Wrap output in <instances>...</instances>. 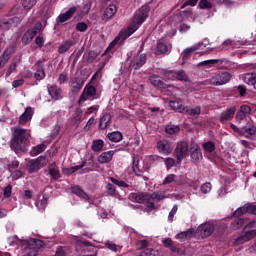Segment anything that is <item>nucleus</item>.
<instances>
[{
    "instance_id": "obj_14",
    "label": "nucleus",
    "mask_w": 256,
    "mask_h": 256,
    "mask_svg": "<svg viewBox=\"0 0 256 256\" xmlns=\"http://www.w3.org/2000/svg\"><path fill=\"white\" fill-rule=\"evenodd\" d=\"M157 149L160 153H164L165 155H169L173 151V148L171 147V142L167 139L158 141Z\"/></svg>"
},
{
    "instance_id": "obj_18",
    "label": "nucleus",
    "mask_w": 256,
    "mask_h": 256,
    "mask_svg": "<svg viewBox=\"0 0 256 256\" xmlns=\"http://www.w3.org/2000/svg\"><path fill=\"white\" fill-rule=\"evenodd\" d=\"M36 72L34 73V78L36 79V81H43V79H45L46 74H45V68L43 67V64L41 62V60H38L36 62Z\"/></svg>"
},
{
    "instance_id": "obj_35",
    "label": "nucleus",
    "mask_w": 256,
    "mask_h": 256,
    "mask_svg": "<svg viewBox=\"0 0 256 256\" xmlns=\"http://www.w3.org/2000/svg\"><path fill=\"white\" fill-rule=\"evenodd\" d=\"M167 197H169V195L165 192H153L150 195V199H152V201H156V203L163 201V199H167Z\"/></svg>"
},
{
    "instance_id": "obj_58",
    "label": "nucleus",
    "mask_w": 256,
    "mask_h": 256,
    "mask_svg": "<svg viewBox=\"0 0 256 256\" xmlns=\"http://www.w3.org/2000/svg\"><path fill=\"white\" fill-rule=\"evenodd\" d=\"M239 110L242 111L247 117H249V115H251V106H249L247 104L241 105Z\"/></svg>"
},
{
    "instance_id": "obj_2",
    "label": "nucleus",
    "mask_w": 256,
    "mask_h": 256,
    "mask_svg": "<svg viewBox=\"0 0 256 256\" xmlns=\"http://www.w3.org/2000/svg\"><path fill=\"white\" fill-rule=\"evenodd\" d=\"M147 17H149V6H142L134 15L131 24L124 30L126 32V37H131V35L145 23Z\"/></svg>"
},
{
    "instance_id": "obj_48",
    "label": "nucleus",
    "mask_w": 256,
    "mask_h": 256,
    "mask_svg": "<svg viewBox=\"0 0 256 256\" xmlns=\"http://www.w3.org/2000/svg\"><path fill=\"white\" fill-rule=\"evenodd\" d=\"M203 149L206 151V153H213V151L216 149L215 143L208 141L203 144Z\"/></svg>"
},
{
    "instance_id": "obj_21",
    "label": "nucleus",
    "mask_w": 256,
    "mask_h": 256,
    "mask_svg": "<svg viewBox=\"0 0 256 256\" xmlns=\"http://www.w3.org/2000/svg\"><path fill=\"white\" fill-rule=\"evenodd\" d=\"M76 11H77V7L73 6L69 8V10L66 11L65 13L60 14L58 16V23H65V21H69V19H71V17L75 15Z\"/></svg>"
},
{
    "instance_id": "obj_53",
    "label": "nucleus",
    "mask_w": 256,
    "mask_h": 256,
    "mask_svg": "<svg viewBox=\"0 0 256 256\" xmlns=\"http://www.w3.org/2000/svg\"><path fill=\"white\" fill-rule=\"evenodd\" d=\"M219 63V60L217 59H211V60H205L200 62L201 67H213V65H217Z\"/></svg>"
},
{
    "instance_id": "obj_23",
    "label": "nucleus",
    "mask_w": 256,
    "mask_h": 256,
    "mask_svg": "<svg viewBox=\"0 0 256 256\" xmlns=\"http://www.w3.org/2000/svg\"><path fill=\"white\" fill-rule=\"evenodd\" d=\"M242 132L247 139H253V137H255L256 127L255 125L249 123L246 126L242 127Z\"/></svg>"
},
{
    "instance_id": "obj_54",
    "label": "nucleus",
    "mask_w": 256,
    "mask_h": 256,
    "mask_svg": "<svg viewBox=\"0 0 256 256\" xmlns=\"http://www.w3.org/2000/svg\"><path fill=\"white\" fill-rule=\"evenodd\" d=\"M164 76L170 81H176L177 72L173 70L165 71Z\"/></svg>"
},
{
    "instance_id": "obj_39",
    "label": "nucleus",
    "mask_w": 256,
    "mask_h": 256,
    "mask_svg": "<svg viewBox=\"0 0 256 256\" xmlns=\"http://www.w3.org/2000/svg\"><path fill=\"white\" fill-rule=\"evenodd\" d=\"M84 93L88 95V97H92L93 99H97V88L93 85H86L84 88Z\"/></svg>"
},
{
    "instance_id": "obj_15",
    "label": "nucleus",
    "mask_w": 256,
    "mask_h": 256,
    "mask_svg": "<svg viewBox=\"0 0 256 256\" xmlns=\"http://www.w3.org/2000/svg\"><path fill=\"white\" fill-rule=\"evenodd\" d=\"M48 93L54 101H60V99H63V96L61 95L62 90L61 87L57 85H48L47 86Z\"/></svg>"
},
{
    "instance_id": "obj_55",
    "label": "nucleus",
    "mask_w": 256,
    "mask_h": 256,
    "mask_svg": "<svg viewBox=\"0 0 256 256\" xmlns=\"http://www.w3.org/2000/svg\"><path fill=\"white\" fill-rule=\"evenodd\" d=\"M235 89L237 93H239L240 97H245V95H247V87H245V85H238Z\"/></svg>"
},
{
    "instance_id": "obj_45",
    "label": "nucleus",
    "mask_w": 256,
    "mask_h": 256,
    "mask_svg": "<svg viewBox=\"0 0 256 256\" xmlns=\"http://www.w3.org/2000/svg\"><path fill=\"white\" fill-rule=\"evenodd\" d=\"M35 206L39 211H43L47 207V197L43 196V198L37 202H35Z\"/></svg>"
},
{
    "instance_id": "obj_10",
    "label": "nucleus",
    "mask_w": 256,
    "mask_h": 256,
    "mask_svg": "<svg viewBox=\"0 0 256 256\" xmlns=\"http://www.w3.org/2000/svg\"><path fill=\"white\" fill-rule=\"evenodd\" d=\"M198 231L202 239H207V237H211L213 235V231H215V225L206 222L198 227Z\"/></svg>"
},
{
    "instance_id": "obj_38",
    "label": "nucleus",
    "mask_w": 256,
    "mask_h": 256,
    "mask_svg": "<svg viewBox=\"0 0 256 256\" xmlns=\"http://www.w3.org/2000/svg\"><path fill=\"white\" fill-rule=\"evenodd\" d=\"M72 45H73V40L64 41L63 44L59 46L58 53H60L61 55H63V53H67V51L71 49Z\"/></svg>"
},
{
    "instance_id": "obj_1",
    "label": "nucleus",
    "mask_w": 256,
    "mask_h": 256,
    "mask_svg": "<svg viewBox=\"0 0 256 256\" xmlns=\"http://www.w3.org/2000/svg\"><path fill=\"white\" fill-rule=\"evenodd\" d=\"M29 131L23 128L14 129L13 136L11 139L10 147L16 154L23 153L27 147V141H29Z\"/></svg>"
},
{
    "instance_id": "obj_52",
    "label": "nucleus",
    "mask_w": 256,
    "mask_h": 256,
    "mask_svg": "<svg viewBox=\"0 0 256 256\" xmlns=\"http://www.w3.org/2000/svg\"><path fill=\"white\" fill-rule=\"evenodd\" d=\"M87 29H89V25H87L85 22H78L76 24V31H79L80 33H85Z\"/></svg>"
},
{
    "instance_id": "obj_29",
    "label": "nucleus",
    "mask_w": 256,
    "mask_h": 256,
    "mask_svg": "<svg viewBox=\"0 0 256 256\" xmlns=\"http://www.w3.org/2000/svg\"><path fill=\"white\" fill-rule=\"evenodd\" d=\"M132 169L136 177L143 175V170L139 169V155L137 154L133 155Z\"/></svg>"
},
{
    "instance_id": "obj_4",
    "label": "nucleus",
    "mask_w": 256,
    "mask_h": 256,
    "mask_svg": "<svg viewBox=\"0 0 256 256\" xmlns=\"http://www.w3.org/2000/svg\"><path fill=\"white\" fill-rule=\"evenodd\" d=\"M130 36H127V32L125 30H121L118 34V36L110 43L108 48L105 50V52L102 54V57H107V59H111V54H109V50L113 49L115 45H123L127 39H129Z\"/></svg>"
},
{
    "instance_id": "obj_30",
    "label": "nucleus",
    "mask_w": 256,
    "mask_h": 256,
    "mask_svg": "<svg viewBox=\"0 0 256 256\" xmlns=\"http://www.w3.org/2000/svg\"><path fill=\"white\" fill-rule=\"evenodd\" d=\"M110 124H111V114L109 113L103 114L102 117L100 118L99 128L101 130L107 129Z\"/></svg>"
},
{
    "instance_id": "obj_24",
    "label": "nucleus",
    "mask_w": 256,
    "mask_h": 256,
    "mask_svg": "<svg viewBox=\"0 0 256 256\" xmlns=\"http://www.w3.org/2000/svg\"><path fill=\"white\" fill-rule=\"evenodd\" d=\"M113 155H115V151L110 150L107 152H103L102 154L99 155L98 161L99 163H111L113 161Z\"/></svg>"
},
{
    "instance_id": "obj_25",
    "label": "nucleus",
    "mask_w": 256,
    "mask_h": 256,
    "mask_svg": "<svg viewBox=\"0 0 256 256\" xmlns=\"http://www.w3.org/2000/svg\"><path fill=\"white\" fill-rule=\"evenodd\" d=\"M70 190L74 195L80 197V199H85V201H89V195H87V193L83 189H81L80 186H71Z\"/></svg>"
},
{
    "instance_id": "obj_3",
    "label": "nucleus",
    "mask_w": 256,
    "mask_h": 256,
    "mask_svg": "<svg viewBox=\"0 0 256 256\" xmlns=\"http://www.w3.org/2000/svg\"><path fill=\"white\" fill-rule=\"evenodd\" d=\"M256 220H252L249 222L244 228L242 235H240L234 242V245H243V243H247V241H251V239H255L256 237Z\"/></svg>"
},
{
    "instance_id": "obj_43",
    "label": "nucleus",
    "mask_w": 256,
    "mask_h": 256,
    "mask_svg": "<svg viewBox=\"0 0 256 256\" xmlns=\"http://www.w3.org/2000/svg\"><path fill=\"white\" fill-rule=\"evenodd\" d=\"M37 0H22V6L26 11H29L35 7Z\"/></svg>"
},
{
    "instance_id": "obj_27",
    "label": "nucleus",
    "mask_w": 256,
    "mask_h": 256,
    "mask_svg": "<svg viewBox=\"0 0 256 256\" xmlns=\"http://www.w3.org/2000/svg\"><path fill=\"white\" fill-rule=\"evenodd\" d=\"M15 23L14 18H4L0 19V31H9L13 24Z\"/></svg>"
},
{
    "instance_id": "obj_31",
    "label": "nucleus",
    "mask_w": 256,
    "mask_h": 256,
    "mask_svg": "<svg viewBox=\"0 0 256 256\" xmlns=\"http://www.w3.org/2000/svg\"><path fill=\"white\" fill-rule=\"evenodd\" d=\"M107 137L109 141H112V143H119L123 141V134L119 131L110 132Z\"/></svg>"
},
{
    "instance_id": "obj_41",
    "label": "nucleus",
    "mask_w": 256,
    "mask_h": 256,
    "mask_svg": "<svg viewBox=\"0 0 256 256\" xmlns=\"http://www.w3.org/2000/svg\"><path fill=\"white\" fill-rule=\"evenodd\" d=\"M163 245L166 247V249H170L172 253H177L179 249H177V246L173 245V240L171 238H166L163 240Z\"/></svg>"
},
{
    "instance_id": "obj_26",
    "label": "nucleus",
    "mask_w": 256,
    "mask_h": 256,
    "mask_svg": "<svg viewBox=\"0 0 256 256\" xmlns=\"http://www.w3.org/2000/svg\"><path fill=\"white\" fill-rule=\"evenodd\" d=\"M169 51V46H167L164 42L158 41L156 47L153 50V53L156 55H166Z\"/></svg>"
},
{
    "instance_id": "obj_7",
    "label": "nucleus",
    "mask_w": 256,
    "mask_h": 256,
    "mask_svg": "<svg viewBox=\"0 0 256 256\" xmlns=\"http://www.w3.org/2000/svg\"><path fill=\"white\" fill-rule=\"evenodd\" d=\"M190 157L192 159V163L198 165V163L203 159V153L201 152V147L197 143H191L189 148Z\"/></svg>"
},
{
    "instance_id": "obj_13",
    "label": "nucleus",
    "mask_w": 256,
    "mask_h": 256,
    "mask_svg": "<svg viewBox=\"0 0 256 256\" xmlns=\"http://www.w3.org/2000/svg\"><path fill=\"white\" fill-rule=\"evenodd\" d=\"M147 63V54L145 53H138L136 56L133 57L132 60V68L135 71L139 70L140 67Z\"/></svg>"
},
{
    "instance_id": "obj_62",
    "label": "nucleus",
    "mask_w": 256,
    "mask_h": 256,
    "mask_svg": "<svg viewBox=\"0 0 256 256\" xmlns=\"http://www.w3.org/2000/svg\"><path fill=\"white\" fill-rule=\"evenodd\" d=\"M247 116L244 114L242 110H238L236 113L235 119L238 121V123H241V121H244Z\"/></svg>"
},
{
    "instance_id": "obj_36",
    "label": "nucleus",
    "mask_w": 256,
    "mask_h": 256,
    "mask_svg": "<svg viewBox=\"0 0 256 256\" xmlns=\"http://www.w3.org/2000/svg\"><path fill=\"white\" fill-rule=\"evenodd\" d=\"M47 149V146L45 144H39L37 146L32 147L30 150L31 157H37V155H40V153H43Z\"/></svg>"
},
{
    "instance_id": "obj_32",
    "label": "nucleus",
    "mask_w": 256,
    "mask_h": 256,
    "mask_svg": "<svg viewBox=\"0 0 256 256\" xmlns=\"http://www.w3.org/2000/svg\"><path fill=\"white\" fill-rule=\"evenodd\" d=\"M245 225V219L241 217H235L234 220L231 222L230 227L234 231L237 229H241Z\"/></svg>"
},
{
    "instance_id": "obj_37",
    "label": "nucleus",
    "mask_w": 256,
    "mask_h": 256,
    "mask_svg": "<svg viewBox=\"0 0 256 256\" xmlns=\"http://www.w3.org/2000/svg\"><path fill=\"white\" fill-rule=\"evenodd\" d=\"M104 145L105 142H103V140H94L92 143V151H94V153H101V151H103Z\"/></svg>"
},
{
    "instance_id": "obj_5",
    "label": "nucleus",
    "mask_w": 256,
    "mask_h": 256,
    "mask_svg": "<svg viewBox=\"0 0 256 256\" xmlns=\"http://www.w3.org/2000/svg\"><path fill=\"white\" fill-rule=\"evenodd\" d=\"M187 153H189V144L186 141L178 142L175 149L178 165H181L183 159L187 157Z\"/></svg>"
},
{
    "instance_id": "obj_56",
    "label": "nucleus",
    "mask_w": 256,
    "mask_h": 256,
    "mask_svg": "<svg viewBox=\"0 0 256 256\" xmlns=\"http://www.w3.org/2000/svg\"><path fill=\"white\" fill-rule=\"evenodd\" d=\"M190 235H193V230L180 232L176 235V239H187V237H190Z\"/></svg>"
},
{
    "instance_id": "obj_11",
    "label": "nucleus",
    "mask_w": 256,
    "mask_h": 256,
    "mask_svg": "<svg viewBox=\"0 0 256 256\" xmlns=\"http://www.w3.org/2000/svg\"><path fill=\"white\" fill-rule=\"evenodd\" d=\"M83 85H85V79H83V77L72 78L71 82H70L71 93H73L74 95L76 93H79V91H81V89H83Z\"/></svg>"
},
{
    "instance_id": "obj_44",
    "label": "nucleus",
    "mask_w": 256,
    "mask_h": 256,
    "mask_svg": "<svg viewBox=\"0 0 256 256\" xmlns=\"http://www.w3.org/2000/svg\"><path fill=\"white\" fill-rule=\"evenodd\" d=\"M48 173L53 181H57V179L61 177V173L59 172L58 168H49Z\"/></svg>"
},
{
    "instance_id": "obj_49",
    "label": "nucleus",
    "mask_w": 256,
    "mask_h": 256,
    "mask_svg": "<svg viewBox=\"0 0 256 256\" xmlns=\"http://www.w3.org/2000/svg\"><path fill=\"white\" fill-rule=\"evenodd\" d=\"M106 191L110 197H115V195H117V188H115V185L111 183L106 185Z\"/></svg>"
},
{
    "instance_id": "obj_20",
    "label": "nucleus",
    "mask_w": 256,
    "mask_h": 256,
    "mask_svg": "<svg viewBox=\"0 0 256 256\" xmlns=\"http://www.w3.org/2000/svg\"><path fill=\"white\" fill-rule=\"evenodd\" d=\"M43 245H45V243L41 239L32 238L26 241V249H35L36 251H39Z\"/></svg>"
},
{
    "instance_id": "obj_63",
    "label": "nucleus",
    "mask_w": 256,
    "mask_h": 256,
    "mask_svg": "<svg viewBox=\"0 0 256 256\" xmlns=\"http://www.w3.org/2000/svg\"><path fill=\"white\" fill-rule=\"evenodd\" d=\"M7 61H9V55L3 54L0 56V69H3L7 65Z\"/></svg>"
},
{
    "instance_id": "obj_6",
    "label": "nucleus",
    "mask_w": 256,
    "mask_h": 256,
    "mask_svg": "<svg viewBox=\"0 0 256 256\" xmlns=\"http://www.w3.org/2000/svg\"><path fill=\"white\" fill-rule=\"evenodd\" d=\"M45 165H47V162L45 161V156H39L35 160H30L27 167L29 173H37V171H39V169H43Z\"/></svg>"
},
{
    "instance_id": "obj_19",
    "label": "nucleus",
    "mask_w": 256,
    "mask_h": 256,
    "mask_svg": "<svg viewBox=\"0 0 256 256\" xmlns=\"http://www.w3.org/2000/svg\"><path fill=\"white\" fill-rule=\"evenodd\" d=\"M117 13V6L115 4H110L104 11L102 16V21H109Z\"/></svg>"
},
{
    "instance_id": "obj_50",
    "label": "nucleus",
    "mask_w": 256,
    "mask_h": 256,
    "mask_svg": "<svg viewBox=\"0 0 256 256\" xmlns=\"http://www.w3.org/2000/svg\"><path fill=\"white\" fill-rule=\"evenodd\" d=\"M245 213H247V208H246V206L244 205V206H242V207L237 208V209L233 212L232 216H233V217H243V215H245Z\"/></svg>"
},
{
    "instance_id": "obj_57",
    "label": "nucleus",
    "mask_w": 256,
    "mask_h": 256,
    "mask_svg": "<svg viewBox=\"0 0 256 256\" xmlns=\"http://www.w3.org/2000/svg\"><path fill=\"white\" fill-rule=\"evenodd\" d=\"M199 7L200 9H211L213 7V4H211L207 0H200Z\"/></svg>"
},
{
    "instance_id": "obj_33",
    "label": "nucleus",
    "mask_w": 256,
    "mask_h": 256,
    "mask_svg": "<svg viewBox=\"0 0 256 256\" xmlns=\"http://www.w3.org/2000/svg\"><path fill=\"white\" fill-rule=\"evenodd\" d=\"M169 106L171 107V109L179 111V113H183V111H185V107L183 106L181 99L171 100L169 102Z\"/></svg>"
},
{
    "instance_id": "obj_9",
    "label": "nucleus",
    "mask_w": 256,
    "mask_h": 256,
    "mask_svg": "<svg viewBox=\"0 0 256 256\" xmlns=\"http://www.w3.org/2000/svg\"><path fill=\"white\" fill-rule=\"evenodd\" d=\"M235 113H237V107L231 106L230 108H227L220 114V123L225 125V123H228V121H232L233 117H235Z\"/></svg>"
},
{
    "instance_id": "obj_40",
    "label": "nucleus",
    "mask_w": 256,
    "mask_h": 256,
    "mask_svg": "<svg viewBox=\"0 0 256 256\" xmlns=\"http://www.w3.org/2000/svg\"><path fill=\"white\" fill-rule=\"evenodd\" d=\"M179 131H181V128L175 124H168L165 127V132L168 135H175L176 133H179Z\"/></svg>"
},
{
    "instance_id": "obj_28",
    "label": "nucleus",
    "mask_w": 256,
    "mask_h": 256,
    "mask_svg": "<svg viewBox=\"0 0 256 256\" xmlns=\"http://www.w3.org/2000/svg\"><path fill=\"white\" fill-rule=\"evenodd\" d=\"M242 79L246 85H250V87L256 90V73H247Z\"/></svg>"
},
{
    "instance_id": "obj_64",
    "label": "nucleus",
    "mask_w": 256,
    "mask_h": 256,
    "mask_svg": "<svg viewBox=\"0 0 256 256\" xmlns=\"http://www.w3.org/2000/svg\"><path fill=\"white\" fill-rule=\"evenodd\" d=\"M11 193H13V186L9 184L4 188L3 195L4 197H10Z\"/></svg>"
},
{
    "instance_id": "obj_8",
    "label": "nucleus",
    "mask_w": 256,
    "mask_h": 256,
    "mask_svg": "<svg viewBox=\"0 0 256 256\" xmlns=\"http://www.w3.org/2000/svg\"><path fill=\"white\" fill-rule=\"evenodd\" d=\"M231 81V74L229 72H219L211 79L212 85H225V83H229Z\"/></svg>"
},
{
    "instance_id": "obj_42",
    "label": "nucleus",
    "mask_w": 256,
    "mask_h": 256,
    "mask_svg": "<svg viewBox=\"0 0 256 256\" xmlns=\"http://www.w3.org/2000/svg\"><path fill=\"white\" fill-rule=\"evenodd\" d=\"M138 256H159V250L147 248L142 251Z\"/></svg>"
},
{
    "instance_id": "obj_61",
    "label": "nucleus",
    "mask_w": 256,
    "mask_h": 256,
    "mask_svg": "<svg viewBox=\"0 0 256 256\" xmlns=\"http://www.w3.org/2000/svg\"><path fill=\"white\" fill-rule=\"evenodd\" d=\"M246 207V213H250L251 215H256V205L254 204H247Z\"/></svg>"
},
{
    "instance_id": "obj_22",
    "label": "nucleus",
    "mask_w": 256,
    "mask_h": 256,
    "mask_svg": "<svg viewBox=\"0 0 256 256\" xmlns=\"http://www.w3.org/2000/svg\"><path fill=\"white\" fill-rule=\"evenodd\" d=\"M32 118H33V108L28 107L26 108L24 113L20 116L19 125H25L26 123H28V121H31Z\"/></svg>"
},
{
    "instance_id": "obj_34",
    "label": "nucleus",
    "mask_w": 256,
    "mask_h": 256,
    "mask_svg": "<svg viewBox=\"0 0 256 256\" xmlns=\"http://www.w3.org/2000/svg\"><path fill=\"white\" fill-rule=\"evenodd\" d=\"M195 51H197V48H186L183 52H182V63H187V61H189V59H191V54L195 53Z\"/></svg>"
},
{
    "instance_id": "obj_46",
    "label": "nucleus",
    "mask_w": 256,
    "mask_h": 256,
    "mask_svg": "<svg viewBox=\"0 0 256 256\" xmlns=\"http://www.w3.org/2000/svg\"><path fill=\"white\" fill-rule=\"evenodd\" d=\"M176 81H189V76L184 70H179L176 72Z\"/></svg>"
},
{
    "instance_id": "obj_59",
    "label": "nucleus",
    "mask_w": 256,
    "mask_h": 256,
    "mask_svg": "<svg viewBox=\"0 0 256 256\" xmlns=\"http://www.w3.org/2000/svg\"><path fill=\"white\" fill-rule=\"evenodd\" d=\"M165 165H166V169L169 171V169H172V167H175V159L171 157L166 158Z\"/></svg>"
},
{
    "instance_id": "obj_60",
    "label": "nucleus",
    "mask_w": 256,
    "mask_h": 256,
    "mask_svg": "<svg viewBox=\"0 0 256 256\" xmlns=\"http://www.w3.org/2000/svg\"><path fill=\"white\" fill-rule=\"evenodd\" d=\"M201 191L204 193V195H207L211 191V183L206 182L201 185L200 187Z\"/></svg>"
},
{
    "instance_id": "obj_17",
    "label": "nucleus",
    "mask_w": 256,
    "mask_h": 256,
    "mask_svg": "<svg viewBox=\"0 0 256 256\" xmlns=\"http://www.w3.org/2000/svg\"><path fill=\"white\" fill-rule=\"evenodd\" d=\"M150 83L153 87H157L158 89H167L168 85L163 81V78L159 75H152L150 77Z\"/></svg>"
},
{
    "instance_id": "obj_47",
    "label": "nucleus",
    "mask_w": 256,
    "mask_h": 256,
    "mask_svg": "<svg viewBox=\"0 0 256 256\" xmlns=\"http://www.w3.org/2000/svg\"><path fill=\"white\" fill-rule=\"evenodd\" d=\"M110 181L111 183H113L114 185H117V187H124V188H129V184H127L125 181L123 180H118L117 178L114 177H110Z\"/></svg>"
},
{
    "instance_id": "obj_51",
    "label": "nucleus",
    "mask_w": 256,
    "mask_h": 256,
    "mask_svg": "<svg viewBox=\"0 0 256 256\" xmlns=\"http://www.w3.org/2000/svg\"><path fill=\"white\" fill-rule=\"evenodd\" d=\"M186 113H188V115H191V117L201 115V107L197 106L196 108L187 109Z\"/></svg>"
},
{
    "instance_id": "obj_12",
    "label": "nucleus",
    "mask_w": 256,
    "mask_h": 256,
    "mask_svg": "<svg viewBox=\"0 0 256 256\" xmlns=\"http://www.w3.org/2000/svg\"><path fill=\"white\" fill-rule=\"evenodd\" d=\"M130 201H134V203H145V201H151V194L149 193H135L132 192L129 195Z\"/></svg>"
},
{
    "instance_id": "obj_16",
    "label": "nucleus",
    "mask_w": 256,
    "mask_h": 256,
    "mask_svg": "<svg viewBox=\"0 0 256 256\" xmlns=\"http://www.w3.org/2000/svg\"><path fill=\"white\" fill-rule=\"evenodd\" d=\"M37 27L27 30L22 36L23 45H29L37 35Z\"/></svg>"
}]
</instances>
